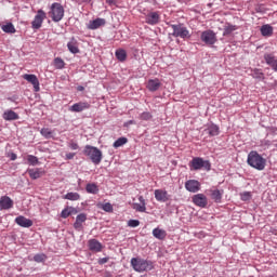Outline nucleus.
I'll return each instance as SVG.
<instances>
[{
    "label": "nucleus",
    "instance_id": "1",
    "mask_svg": "<svg viewBox=\"0 0 277 277\" xmlns=\"http://www.w3.org/2000/svg\"><path fill=\"white\" fill-rule=\"evenodd\" d=\"M247 163L251 168H254V170L263 171L265 170L267 160L261 154H258V151L252 150L248 154Z\"/></svg>",
    "mask_w": 277,
    "mask_h": 277
},
{
    "label": "nucleus",
    "instance_id": "2",
    "mask_svg": "<svg viewBox=\"0 0 277 277\" xmlns=\"http://www.w3.org/2000/svg\"><path fill=\"white\" fill-rule=\"evenodd\" d=\"M130 263L132 269H134V272H138V274H142L144 272H150L155 267L153 265V261L142 258H132Z\"/></svg>",
    "mask_w": 277,
    "mask_h": 277
},
{
    "label": "nucleus",
    "instance_id": "3",
    "mask_svg": "<svg viewBox=\"0 0 277 277\" xmlns=\"http://www.w3.org/2000/svg\"><path fill=\"white\" fill-rule=\"evenodd\" d=\"M82 153L85 157H89L90 161H92L94 166H98L101 164V161H103V151H101L98 147L85 145Z\"/></svg>",
    "mask_w": 277,
    "mask_h": 277
},
{
    "label": "nucleus",
    "instance_id": "4",
    "mask_svg": "<svg viewBox=\"0 0 277 277\" xmlns=\"http://www.w3.org/2000/svg\"><path fill=\"white\" fill-rule=\"evenodd\" d=\"M48 15L53 23H60L64 18V6L60 2L52 3Z\"/></svg>",
    "mask_w": 277,
    "mask_h": 277
},
{
    "label": "nucleus",
    "instance_id": "5",
    "mask_svg": "<svg viewBox=\"0 0 277 277\" xmlns=\"http://www.w3.org/2000/svg\"><path fill=\"white\" fill-rule=\"evenodd\" d=\"M189 168H190V170H195V171L207 170V172H209V170H211V162L209 160H205L200 157H195L189 162Z\"/></svg>",
    "mask_w": 277,
    "mask_h": 277
},
{
    "label": "nucleus",
    "instance_id": "6",
    "mask_svg": "<svg viewBox=\"0 0 277 277\" xmlns=\"http://www.w3.org/2000/svg\"><path fill=\"white\" fill-rule=\"evenodd\" d=\"M171 28L173 29L172 36L174 38H182L183 40L192 38L189 30L183 24H172Z\"/></svg>",
    "mask_w": 277,
    "mask_h": 277
},
{
    "label": "nucleus",
    "instance_id": "7",
    "mask_svg": "<svg viewBox=\"0 0 277 277\" xmlns=\"http://www.w3.org/2000/svg\"><path fill=\"white\" fill-rule=\"evenodd\" d=\"M200 40L211 47L217 42V35L213 30L208 29L201 32Z\"/></svg>",
    "mask_w": 277,
    "mask_h": 277
},
{
    "label": "nucleus",
    "instance_id": "8",
    "mask_svg": "<svg viewBox=\"0 0 277 277\" xmlns=\"http://www.w3.org/2000/svg\"><path fill=\"white\" fill-rule=\"evenodd\" d=\"M44 18H47V13L42 9L38 10L34 21L31 22L32 29H40V27H42V23H44Z\"/></svg>",
    "mask_w": 277,
    "mask_h": 277
},
{
    "label": "nucleus",
    "instance_id": "9",
    "mask_svg": "<svg viewBox=\"0 0 277 277\" xmlns=\"http://www.w3.org/2000/svg\"><path fill=\"white\" fill-rule=\"evenodd\" d=\"M202 135H208V137H215L220 135V127L215 123L207 124Z\"/></svg>",
    "mask_w": 277,
    "mask_h": 277
},
{
    "label": "nucleus",
    "instance_id": "10",
    "mask_svg": "<svg viewBox=\"0 0 277 277\" xmlns=\"http://www.w3.org/2000/svg\"><path fill=\"white\" fill-rule=\"evenodd\" d=\"M23 79L25 81H28V83H31L35 92H38L40 90V80H38V77L34 74H25L23 76Z\"/></svg>",
    "mask_w": 277,
    "mask_h": 277
},
{
    "label": "nucleus",
    "instance_id": "11",
    "mask_svg": "<svg viewBox=\"0 0 277 277\" xmlns=\"http://www.w3.org/2000/svg\"><path fill=\"white\" fill-rule=\"evenodd\" d=\"M91 105L88 102H78L69 107V111L74 114H80L81 111H85V109H90Z\"/></svg>",
    "mask_w": 277,
    "mask_h": 277
},
{
    "label": "nucleus",
    "instance_id": "12",
    "mask_svg": "<svg viewBox=\"0 0 277 277\" xmlns=\"http://www.w3.org/2000/svg\"><path fill=\"white\" fill-rule=\"evenodd\" d=\"M14 207V200L8 196L0 197V211H8Z\"/></svg>",
    "mask_w": 277,
    "mask_h": 277
},
{
    "label": "nucleus",
    "instance_id": "13",
    "mask_svg": "<svg viewBox=\"0 0 277 277\" xmlns=\"http://www.w3.org/2000/svg\"><path fill=\"white\" fill-rule=\"evenodd\" d=\"M185 188L187 192L196 194L197 192H200V182H198V180H188L185 182Z\"/></svg>",
    "mask_w": 277,
    "mask_h": 277
},
{
    "label": "nucleus",
    "instance_id": "14",
    "mask_svg": "<svg viewBox=\"0 0 277 277\" xmlns=\"http://www.w3.org/2000/svg\"><path fill=\"white\" fill-rule=\"evenodd\" d=\"M193 202L197 207H201V209H205L208 205L207 196L205 194H197L193 197Z\"/></svg>",
    "mask_w": 277,
    "mask_h": 277
},
{
    "label": "nucleus",
    "instance_id": "15",
    "mask_svg": "<svg viewBox=\"0 0 277 277\" xmlns=\"http://www.w3.org/2000/svg\"><path fill=\"white\" fill-rule=\"evenodd\" d=\"M88 220L87 213H80L76 216V222L74 223L75 230H83V222Z\"/></svg>",
    "mask_w": 277,
    "mask_h": 277
},
{
    "label": "nucleus",
    "instance_id": "16",
    "mask_svg": "<svg viewBox=\"0 0 277 277\" xmlns=\"http://www.w3.org/2000/svg\"><path fill=\"white\" fill-rule=\"evenodd\" d=\"M15 224H17L18 226H22V228H31V226H34V221L19 215L15 219Z\"/></svg>",
    "mask_w": 277,
    "mask_h": 277
},
{
    "label": "nucleus",
    "instance_id": "17",
    "mask_svg": "<svg viewBox=\"0 0 277 277\" xmlns=\"http://www.w3.org/2000/svg\"><path fill=\"white\" fill-rule=\"evenodd\" d=\"M160 18L158 12H150L146 15L145 23H147V25H159Z\"/></svg>",
    "mask_w": 277,
    "mask_h": 277
},
{
    "label": "nucleus",
    "instance_id": "18",
    "mask_svg": "<svg viewBox=\"0 0 277 277\" xmlns=\"http://www.w3.org/2000/svg\"><path fill=\"white\" fill-rule=\"evenodd\" d=\"M107 21H105V18H101V17H97L93 21H90L89 24H88V29H98L100 27H104V25H106Z\"/></svg>",
    "mask_w": 277,
    "mask_h": 277
},
{
    "label": "nucleus",
    "instance_id": "19",
    "mask_svg": "<svg viewBox=\"0 0 277 277\" xmlns=\"http://www.w3.org/2000/svg\"><path fill=\"white\" fill-rule=\"evenodd\" d=\"M264 60L267 66H271L275 72H277V57L274 54H264Z\"/></svg>",
    "mask_w": 277,
    "mask_h": 277
},
{
    "label": "nucleus",
    "instance_id": "20",
    "mask_svg": "<svg viewBox=\"0 0 277 277\" xmlns=\"http://www.w3.org/2000/svg\"><path fill=\"white\" fill-rule=\"evenodd\" d=\"M155 198L158 202H168V200H170V198L168 197V192L163 189H156Z\"/></svg>",
    "mask_w": 277,
    "mask_h": 277
},
{
    "label": "nucleus",
    "instance_id": "21",
    "mask_svg": "<svg viewBox=\"0 0 277 277\" xmlns=\"http://www.w3.org/2000/svg\"><path fill=\"white\" fill-rule=\"evenodd\" d=\"M138 202L140 203H133V209L138 213H146V200L143 196L138 197Z\"/></svg>",
    "mask_w": 277,
    "mask_h": 277
},
{
    "label": "nucleus",
    "instance_id": "22",
    "mask_svg": "<svg viewBox=\"0 0 277 277\" xmlns=\"http://www.w3.org/2000/svg\"><path fill=\"white\" fill-rule=\"evenodd\" d=\"M260 31L264 38H271V36H274V27L269 24L262 25Z\"/></svg>",
    "mask_w": 277,
    "mask_h": 277
},
{
    "label": "nucleus",
    "instance_id": "23",
    "mask_svg": "<svg viewBox=\"0 0 277 277\" xmlns=\"http://www.w3.org/2000/svg\"><path fill=\"white\" fill-rule=\"evenodd\" d=\"M88 245L91 252H101L103 250V245L96 239H90Z\"/></svg>",
    "mask_w": 277,
    "mask_h": 277
},
{
    "label": "nucleus",
    "instance_id": "24",
    "mask_svg": "<svg viewBox=\"0 0 277 277\" xmlns=\"http://www.w3.org/2000/svg\"><path fill=\"white\" fill-rule=\"evenodd\" d=\"M146 88L149 92H157V90L161 88V81H159V79H150L148 80Z\"/></svg>",
    "mask_w": 277,
    "mask_h": 277
},
{
    "label": "nucleus",
    "instance_id": "25",
    "mask_svg": "<svg viewBox=\"0 0 277 277\" xmlns=\"http://www.w3.org/2000/svg\"><path fill=\"white\" fill-rule=\"evenodd\" d=\"M67 49L74 55H77V53H79V43L77 42V39L71 38L70 41L67 43Z\"/></svg>",
    "mask_w": 277,
    "mask_h": 277
},
{
    "label": "nucleus",
    "instance_id": "26",
    "mask_svg": "<svg viewBox=\"0 0 277 277\" xmlns=\"http://www.w3.org/2000/svg\"><path fill=\"white\" fill-rule=\"evenodd\" d=\"M3 120L12 121V120H18V114H16L14 110H5L2 115Z\"/></svg>",
    "mask_w": 277,
    "mask_h": 277
},
{
    "label": "nucleus",
    "instance_id": "27",
    "mask_svg": "<svg viewBox=\"0 0 277 277\" xmlns=\"http://www.w3.org/2000/svg\"><path fill=\"white\" fill-rule=\"evenodd\" d=\"M27 173L29 174L30 179H32V181L40 179L42 174H44L40 169H28Z\"/></svg>",
    "mask_w": 277,
    "mask_h": 277
},
{
    "label": "nucleus",
    "instance_id": "28",
    "mask_svg": "<svg viewBox=\"0 0 277 277\" xmlns=\"http://www.w3.org/2000/svg\"><path fill=\"white\" fill-rule=\"evenodd\" d=\"M153 235L156 239H159L160 241H163V239H166L167 237V233L164 229L161 228H154L153 229Z\"/></svg>",
    "mask_w": 277,
    "mask_h": 277
},
{
    "label": "nucleus",
    "instance_id": "29",
    "mask_svg": "<svg viewBox=\"0 0 277 277\" xmlns=\"http://www.w3.org/2000/svg\"><path fill=\"white\" fill-rule=\"evenodd\" d=\"M238 29H239V27H237V25L227 23L224 27L223 36H230V34H233V31H237Z\"/></svg>",
    "mask_w": 277,
    "mask_h": 277
},
{
    "label": "nucleus",
    "instance_id": "30",
    "mask_svg": "<svg viewBox=\"0 0 277 277\" xmlns=\"http://www.w3.org/2000/svg\"><path fill=\"white\" fill-rule=\"evenodd\" d=\"M224 194V190L214 189L211 192V198L214 200V202H222V196Z\"/></svg>",
    "mask_w": 277,
    "mask_h": 277
},
{
    "label": "nucleus",
    "instance_id": "31",
    "mask_svg": "<svg viewBox=\"0 0 277 277\" xmlns=\"http://www.w3.org/2000/svg\"><path fill=\"white\" fill-rule=\"evenodd\" d=\"M115 55L119 62H127V51L119 49L115 52Z\"/></svg>",
    "mask_w": 277,
    "mask_h": 277
},
{
    "label": "nucleus",
    "instance_id": "32",
    "mask_svg": "<svg viewBox=\"0 0 277 277\" xmlns=\"http://www.w3.org/2000/svg\"><path fill=\"white\" fill-rule=\"evenodd\" d=\"M2 31H4V34H16V28L14 27V24L8 23L2 26Z\"/></svg>",
    "mask_w": 277,
    "mask_h": 277
},
{
    "label": "nucleus",
    "instance_id": "33",
    "mask_svg": "<svg viewBox=\"0 0 277 277\" xmlns=\"http://www.w3.org/2000/svg\"><path fill=\"white\" fill-rule=\"evenodd\" d=\"M88 194H97L98 193V186L95 183H89L85 186Z\"/></svg>",
    "mask_w": 277,
    "mask_h": 277
},
{
    "label": "nucleus",
    "instance_id": "34",
    "mask_svg": "<svg viewBox=\"0 0 277 277\" xmlns=\"http://www.w3.org/2000/svg\"><path fill=\"white\" fill-rule=\"evenodd\" d=\"M129 142V138L121 136L117 141L114 142L113 146L114 148H120V146H124Z\"/></svg>",
    "mask_w": 277,
    "mask_h": 277
},
{
    "label": "nucleus",
    "instance_id": "35",
    "mask_svg": "<svg viewBox=\"0 0 277 277\" xmlns=\"http://www.w3.org/2000/svg\"><path fill=\"white\" fill-rule=\"evenodd\" d=\"M40 133L43 137H45V140H51V137H53V131H51L49 128H42Z\"/></svg>",
    "mask_w": 277,
    "mask_h": 277
},
{
    "label": "nucleus",
    "instance_id": "36",
    "mask_svg": "<svg viewBox=\"0 0 277 277\" xmlns=\"http://www.w3.org/2000/svg\"><path fill=\"white\" fill-rule=\"evenodd\" d=\"M65 200H79L81 198V195L79 193H67L65 195Z\"/></svg>",
    "mask_w": 277,
    "mask_h": 277
},
{
    "label": "nucleus",
    "instance_id": "37",
    "mask_svg": "<svg viewBox=\"0 0 277 277\" xmlns=\"http://www.w3.org/2000/svg\"><path fill=\"white\" fill-rule=\"evenodd\" d=\"M27 162L29 163V166H38L40 163V160L34 155H28Z\"/></svg>",
    "mask_w": 277,
    "mask_h": 277
},
{
    "label": "nucleus",
    "instance_id": "38",
    "mask_svg": "<svg viewBox=\"0 0 277 277\" xmlns=\"http://www.w3.org/2000/svg\"><path fill=\"white\" fill-rule=\"evenodd\" d=\"M66 64L64 63V60L56 57L54 58V66L55 68H57L58 70H62V68H64Z\"/></svg>",
    "mask_w": 277,
    "mask_h": 277
},
{
    "label": "nucleus",
    "instance_id": "39",
    "mask_svg": "<svg viewBox=\"0 0 277 277\" xmlns=\"http://www.w3.org/2000/svg\"><path fill=\"white\" fill-rule=\"evenodd\" d=\"M34 261H35L36 263H44V261H47V254H44V253L36 254V255L34 256Z\"/></svg>",
    "mask_w": 277,
    "mask_h": 277
},
{
    "label": "nucleus",
    "instance_id": "40",
    "mask_svg": "<svg viewBox=\"0 0 277 277\" xmlns=\"http://www.w3.org/2000/svg\"><path fill=\"white\" fill-rule=\"evenodd\" d=\"M252 77L254 79H264L265 76H264V74L261 69H254L253 74H252Z\"/></svg>",
    "mask_w": 277,
    "mask_h": 277
},
{
    "label": "nucleus",
    "instance_id": "41",
    "mask_svg": "<svg viewBox=\"0 0 277 277\" xmlns=\"http://www.w3.org/2000/svg\"><path fill=\"white\" fill-rule=\"evenodd\" d=\"M103 211H106V213H111L114 211V206L111 203L106 202L102 206Z\"/></svg>",
    "mask_w": 277,
    "mask_h": 277
},
{
    "label": "nucleus",
    "instance_id": "42",
    "mask_svg": "<svg viewBox=\"0 0 277 277\" xmlns=\"http://www.w3.org/2000/svg\"><path fill=\"white\" fill-rule=\"evenodd\" d=\"M128 226L130 228H137V226H140V220H129Z\"/></svg>",
    "mask_w": 277,
    "mask_h": 277
},
{
    "label": "nucleus",
    "instance_id": "43",
    "mask_svg": "<svg viewBox=\"0 0 277 277\" xmlns=\"http://www.w3.org/2000/svg\"><path fill=\"white\" fill-rule=\"evenodd\" d=\"M153 115L149 111H144L140 115L141 120H150Z\"/></svg>",
    "mask_w": 277,
    "mask_h": 277
},
{
    "label": "nucleus",
    "instance_id": "44",
    "mask_svg": "<svg viewBox=\"0 0 277 277\" xmlns=\"http://www.w3.org/2000/svg\"><path fill=\"white\" fill-rule=\"evenodd\" d=\"M70 215V210L69 208H65L62 212H61V217H63V220H66V217H69Z\"/></svg>",
    "mask_w": 277,
    "mask_h": 277
},
{
    "label": "nucleus",
    "instance_id": "45",
    "mask_svg": "<svg viewBox=\"0 0 277 277\" xmlns=\"http://www.w3.org/2000/svg\"><path fill=\"white\" fill-rule=\"evenodd\" d=\"M250 198H251V195H250V193H248V192H245L242 195H241V200H250Z\"/></svg>",
    "mask_w": 277,
    "mask_h": 277
},
{
    "label": "nucleus",
    "instance_id": "46",
    "mask_svg": "<svg viewBox=\"0 0 277 277\" xmlns=\"http://www.w3.org/2000/svg\"><path fill=\"white\" fill-rule=\"evenodd\" d=\"M69 208V215H77L79 213V210H77L74 207H68Z\"/></svg>",
    "mask_w": 277,
    "mask_h": 277
},
{
    "label": "nucleus",
    "instance_id": "47",
    "mask_svg": "<svg viewBox=\"0 0 277 277\" xmlns=\"http://www.w3.org/2000/svg\"><path fill=\"white\" fill-rule=\"evenodd\" d=\"M69 148H71V150H78L79 144L71 142V143H69Z\"/></svg>",
    "mask_w": 277,
    "mask_h": 277
},
{
    "label": "nucleus",
    "instance_id": "48",
    "mask_svg": "<svg viewBox=\"0 0 277 277\" xmlns=\"http://www.w3.org/2000/svg\"><path fill=\"white\" fill-rule=\"evenodd\" d=\"M109 261V258H102L97 261L98 265H105Z\"/></svg>",
    "mask_w": 277,
    "mask_h": 277
},
{
    "label": "nucleus",
    "instance_id": "49",
    "mask_svg": "<svg viewBox=\"0 0 277 277\" xmlns=\"http://www.w3.org/2000/svg\"><path fill=\"white\" fill-rule=\"evenodd\" d=\"M75 153H68L66 154V159L70 160V159H75Z\"/></svg>",
    "mask_w": 277,
    "mask_h": 277
},
{
    "label": "nucleus",
    "instance_id": "50",
    "mask_svg": "<svg viewBox=\"0 0 277 277\" xmlns=\"http://www.w3.org/2000/svg\"><path fill=\"white\" fill-rule=\"evenodd\" d=\"M116 1L118 0H106V3H108V5H116Z\"/></svg>",
    "mask_w": 277,
    "mask_h": 277
},
{
    "label": "nucleus",
    "instance_id": "51",
    "mask_svg": "<svg viewBox=\"0 0 277 277\" xmlns=\"http://www.w3.org/2000/svg\"><path fill=\"white\" fill-rule=\"evenodd\" d=\"M16 159H17L16 154L12 153L11 154V161H16Z\"/></svg>",
    "mask_w": 277,
    "mask_h": 277
},
{
    "label": "nucleus",
    "instance_id": "52",
    "mask_svg": "<svg viewBox=\"0 0 277 277\" xmlns=\"http://www.w3.org/2000/svg\"><path fill=\"white\" fill-rule=\"evenodd\" d=\"M77 90H78V92H83V90H85V88L83 85H78Z\"/></svg>",
    "mask_w": 277,
    "mask_h": 277
},
{
    "label": "nucleus",
    "instance_id": "53",
    "mask_svg": "<svg viewBox=\"0 0 277 277\" xmlns=\"http://www.w3.org/2000/svg\"><path fill=\"white\" fill-rule=\"evenodd\" d=\"M129 124H135V121H133V120L128 121V122L126 123V127H129Z\"/></svg>",
    "mask_w": 277,
    "mask_h": 277
},
{
    "label": "nucleus",
    "instance_id": "54",
    "mask_svg": "<svg viewBox=\"0 0 277 277\" xmlns=\"http://www.w3.org/2000/svg\"><path fill=\"white\" fill-rule=\"evenodd\" d=\"M9 101H14V100H12V97H10Z\"/></svg>",
    "mask_w": 277,
    "mask_h": 277
}]
</instances>
